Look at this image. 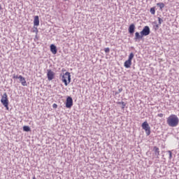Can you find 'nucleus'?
Returning a JSON list of instances; mask_svg holds the SVG:
<instances>
[{
	"instance_id": "nucleus-3",
	"label": "nucleus",
	"mask_w": 179,
	"mask_h": 179,
	"mask_svg": "<svg viewBox=\"0 0 179 179\" xmlns=\"http://www.w3.org/2000/svg\"><path fill=\"white\" fill-rule=\"evenodd\" d=\"M1 103L6 107V110H9V100H8V94L6 93H4L1 96Z\"/></svg>"
},
{
	"instance_id": "nucleus-2",
	"label": "nucleus",
	"mask_w": 179,
	"mask_h": 179,
	"mask_svg": "<svg viewBox=\"0 0 179 179\" xmlns=\"http://www.w3.org/2000/svg\"><path fill=\"white\" fill-rule=\"evenodd\" d=\"M60 76H62V81L65 86H68V84L71 83V73L66 72L64 74H60Z\"/></svg>"
},
{
	"instance_id": "nucleus-24",
	"label": "nucleus",
	"mask_w": 179,
	"mask_h": 179,
	"mask_svg": "<svg viewBox=\"0 0 179 179\" xmlns=\"http://www.w3.org/2000/svg\"><path fill=\"white\" fill-rule=\"evenodd\" d=\"M122 92V88H120L117 92H115V94H120Z\"/></svg>"
},
{
	"instance_id": "nucleus-13",
	"label": "nucleus",
	"mask_w": 179,
	"mask_h": 179,
	"mask_svg": "<svg viewBox=\"0 0 179 179\" xmlns=\"http://www.w3.org/2000/svg\"><path fill=\"white\" fill-rule=\"evenodd\" d=\"M153 150L155 152V156H157V157H159V156H160V150H159V148H157V146H155L153 148Z\"/></svg>"
},
{
	"instance_id": "nucleus-23",
	"label": "nucleus",
	"mask_w": 179,
	"mask_h": 179,
	"mask_svg": "<svg viewBox=\"0 0 179 179\" xmlns=\"http://www.w3.org/2000/svg\"><path fill=\"white\" fill-rule=\"evenodd\" d=\"M104 51L106 54H108V52H110V48H106L104 49Z\"/></svg>"
},
{
	"instance_id": "nucleus-10",
	"label": "nucleus",
	"mask_w": 179,
	"mask_h": 179,
	"mask_svg": "<svg viewBox=\"0 0 179 179\" xmlns=\"http://www.w3.org/2000/svg\"><path fill=\"white\" fill-rule=\"evenodd\" d=\"M143 38V35L139 34V32H136L135 33V37H134L135 41H138V40H141Z\"/></svg>"
},
{
	"instance_id": "nucleus-11",
	"label": "nucleus",
	"mask_w": 179,
	"mask_h": 179,
	"mask_svg": "<svg viewBox=\"0 0 179 179\" xmlns=\"http://www.w3.org/2000/svg\"><path fill=\"white\" fill-rule=\"evenodd\" d=\"M34 26H39L40 25V20L38 18V15H36V16L34 17Z\"/></svg>"
},
{
	"instance_id": "nucleus-6",
	"label": "nucleus",
	"mask_w": 179,
	"mask_h": 179,
	"mask_svg": "<svg viewBox=\"0 0 179 179\" xmlns=\"http://www.w3.org/2000/svg\"><path fill=\"white\" fill-rule=\"evenodd\" d=\"M73 106V99L72 97L68 96L66 101V108H71Z\"/></svg>"
},
{
	"instance_id": "nucleus-16",
	"label": "nucleus",
	"mask_w": 179,
	"mask_h": 179,
	"mask_svg": "<svg viewBox=\"0 0 179 179\" xmlns=\"http://www.w3.org/2000/svg\"><path fill=\"white\" fill-rule=\"evenodd\" d=\"M157 6H159L160 10H163V8H164V3H157Z\"/></svg>"
},
{
	"instance_id": "nucleus-18",
	"label": "nucleus",
	"mask_w": 179,
	"mask_h": 179,
	"mask_svg": "<svg viewBox=\"0 0 179 179\" xmlns=\"http://www.w3.org/2000/svg\"><path fill=\"white\" fill-rule=\"evenodd\" d=\"M134 57H135V55L134 54V52H131L130 55H129V61H132V59H134Z\"/></svg>"
},
{
	"instance_id": "nucleus-17",
	"label": "nucleus",
	"mask_w": 179,
	"mask_h": 179,
	"mask_svg": "<svg viewBox=\"0 0 179 179\" xmlns=\"http://www.w3.org/2000/svg\"><path fill=\"white\" fill-rule=\"evenodd\" d=\"M23 131H24L25 132H30L31 129L29 126H24Z\"/></svg>"
},
{
	"instance_id": "nucleus-7",
	"label": "nucleus",
	"mask_w": 179,
	"mask_h": 179,
	"mask_svg": "<svg viewBox=\"0 0 179 179\" xmlns=\"http://www.w3.org/2000/svg\"><path fill=\"white\" fill-rule=\"evenodd\" d=\"M47 71H48V73H47L48 80H52V79H54V76L55 73H54V71H52L51 69H48Z\"/></svg>"
},
{
	"instance_id": "nucleus-28",
	"label": "nucleus",
	"mask_w": 179,
	"mask_h": 179,
	"mask_svg": "<svg viewBox=\"0 0 179 179\" xmlns=\"http://www.w3.org/2000/svg\"><path fill=\"white\" fill-rule=\"evenodd\" d=\"M52 107H53V108H57L58 105H57V103H54V104L52 105Z\"/></svg>"
},
{
	"instance_id": "nucleus-29",
	"label": "nucleus",
	"mask_w": 179,
	"mask_h": 179,
	"mask_svg": "<svg viewBox=\"0 0 179 179\" xmlns=\"http://www.w3.org/2000/svg\"><path fill=\"white\" fill-rule=\"evenodd\" d=\"M117 104H122V101H119V102H117Z\"/></svg>"
},
{
	"instance_id": "nucleus-19",
	"label": "nucleus",
	"mask_w": 179,
	"mask_h": 179,
	"mask_svg": "<svg viewBox=\"0 0 179 179\" xmlns=\"http://www.w3.org/2000/svg\"><path fill=\"white\" fill-rule=\"evenodd\" d=\"M150 12L151 15H155V13H156V10H155V7L151 8Z\"/></svg>"
},
{
	"instance_id": "nucleus-25",
	"label": "nucleus",
	"mask_w": 179,
	"mask_h": 179,
	"mask_svg": "<svg viewBox=\"0 0 179 179\" xmlns=\"http://www.w3.org/2000/svg\"><path fill=\"white\" fill-rule=\"evenodd\" d=\"M157 117H159V118H163V117H164V115L163 113H159L157 115Z\"/></svg>"
},
{
	"instance_id": "nucleus-27",
	"label": "nucleus",
	"mask_w": 179,
	"mask_h": 179,
	"mask_svg": "<svg viewBox=\"0 0 179 179\" xmlns=\"http://www.w3.org/2000/svg\"><path fill=\"white\" fill-rule=\"evenodd\" d=\"M13 79H19V76L14 75V76H13Z\"/></svg>"
},
{
	"instance_id": "nucleus-30",
	"label": "nucleus",
	"mask_w": 179,
	"mask_h": 179,
	"mask_svg": "<svg viewBox=\"0 0 179 179\" xmlns=\"http://www.w3.org/2000/svg\"><path fill=\"white\" fill-rule=\"evenodd\" d=\"M32 179H36V176H34Z\"/></svg>"
},
{
	"instance_id": "nucleus-21",
	"label": "nucleus",
	"mask_w": 179,
	"mask_h": 179,
	"mask_svg": "<svg viewBox=\"0 0 179 179\" xmlns=\"http://www.w3.org/2000/svg\"><path fill=\"white\" fill-rule=\"evenodd\" d=\"M125 106H127V103L122 101V110L125 109Z\"/></svg>"
},
{
	"instance_id": "nucleus-5",
	"label": "nucleus",
	"mask_w": 179,
	"mask_h": 179,
	"mask_svg": "<svg viewBox=\"0 0 179 179\" xmlns=\"http://www.w3.org/2000/svg\"><path fill=\"white\" fill-rule=\"evenodd\" d=\"M140 34H141L143 37L149 36L150 34V28H149V26H145L143 30L140 32Z\"/></svg>"
},
{
	"instance_id": "nucleus-14",
	"label": "nucleus",
	"mask_w": 179,
	"mask_h": 179,
	"mask_svg": "<svg viewBox=\"0 0 179 179\" xmlns=\"http://www.w3.org/2000/svg\"><path fill=\"white\" fill-rule=\"evenodd\" d=\"M50 51L51 52H52V54H57V46H55V45L54 44H52L50 45Z\"/></svg>"
},
{
	"instance_id": "nucleus-31",
	"label": "nucleus",
	"mask_w": 179,
	"mask_h": 179,
	"mask_svg": "<svg viewBox=\"0 0 179 179\" xmlns=\"http://www.w3.org/2000/svg\"><path fill=\"white\" fill-rule=\"evenodd\" d=\"M0 8H1V6H0Z\"/></svg>"
},
{
	"instance_id": "nucleus-22",
	"label": "nucleus",
	"mask_w": 179,
	"mask_h": 179,
	"mask_svg": "<svg viewBox=\"0 0 179 179\" xmlns=\"http://www.w3.org/2000/svg\"><path fill=\"white\" fill-rule=\"evenodd\" d=\"M33 33H36V36L38 33V29H37V27H35L33 30Z\"/></svg>"
},
{
	"instance_id": "nucleus-9",
	"label": "nucleus",
	"mask_w": 179,
	"mask_h": 179,
	"mask_svg": "<svg viewBox=\"0 0 179 179\" xmlns=\"http://www.w3.org/2000/svg\"><path fill=\"white\" fill-rule=\"evenodd\" d=\"M129 33L130 34H134V33H135V24H131L129 27Z\"/></svg>"
},
{
	"instance_id": "nucleus-20",
	"label": "nucleus",
	"mask_w": 179,
	"mask_h": 179,
	"mask_svg": "<svg viewBox=\"0 0 179 179\" xmlns=\"http://www.w3.org/2000/svg\"><path fill=\"white\" fill-rule=\"evenodd\" d=\"M163 23V19H162L160 17H158V24L160 26Z\"/></svg>"
},
{
	"instance_id": "nucleus-26",
	"label": "nucleus",
	"mask_w": 179,
	"mask_h": 179,
	"mask_svg": "<svg viewBox=\"0 0 179 179\" xmlns=\"http://www.w3.org/2000/svg\"><path fill=\"white\" fill-rule=\"evenodd\" d=\"M168 153H169V159H171V157H173V154H172L171 151L169 150Z\"/></svg>"
},
{
	"instance_id": "nucleus-12",
	"label": "nucleus",
	"mask_w": 179,
	"mask_h": 179,
	"mask_svg": "<svg viewBox=\"0 0 179 179\" xmlns=\"http://www.w3.org/2000/svg\"><path fill=\"white\" fill-rule=\"evenodd\" d=\"M131 65H132V61L127 59L126 62H124V66L126 67L127 69L131 68Z\"/></svg>"
},
{
	"instance_id": "nucleus-4",
	"label": "nucleus",
	"mask_w": 179,
	"mask_h": 179,
	"mask_svg": "<svg viewBox=\"0 0 179 179\" xmlns=\"http://www.w3.org/2000/svg\"><path fill=\"white\" fill-rule=\"evenodd\" d=\"M141 127L145 131L147 136H149V135H150V126L149 125V123H148V121L143 122Z\"/></svg>"
},
{
	"instance_id": "nucleus-15",
	"label": "nucleus",
	"mask_w": 179,
	"mask_h": 179,
	"mask_svg": "<svg viewBox=\"0 0 179 179\" xmlns=\"http://www.w3.org/2000/svg\"><path fill=\"white\" fill-rule=\"evenodd\" d=\"M152 26H153L154 30H155V31H156L159 30V27L160 25L157 22H153Z\"/></svg>"
},
{
	"instance_id": "nucleus-1",
	"label": "nucleus",
	"mask_w": 179,
	"mask_h": 179,
	"mask_svg": "<svg viewBox=\"0 0 179 179\" xmlns=\"http://www.w3.org/2000/svg\"><path fill=\"white\" fill-rule=\"evenodd\" d=\"M179 119L177 115H171L166 118V124L169 127H176L178 125Z\"/></svg>"
},
{
	"instance_id": "nucleus-8",
	"label": "nucleus",
	"mask_w": 179,
	"mask_h": 179,
	"mask_svg": "<svg viewBox=\"0 0 179 179\" xmlns=\"http://www.w3.org/2000/svg\"><path fill=\"white\" fill-rule=\"evenodd\" d=\"M18 79H20V81L21 82L22 86H27L26 79L23 76H19Z\"/></svg>"
}]
</instances>
